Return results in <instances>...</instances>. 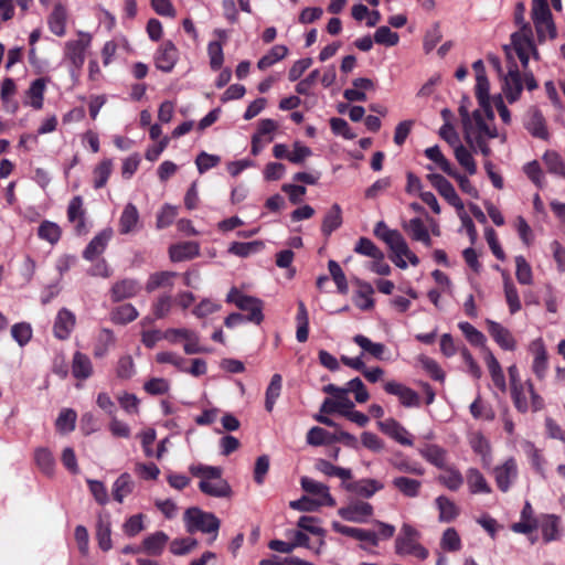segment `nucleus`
<instances>
[{"instance_id":"obj_24","label":"nucleus","mask_w":565,"mask_h":565,"mask_svg":"<svg viewBox=\"0 0 565 565\" xmlns=\"http://www.w3.org/2000/svg\"><path fill=\"white\" fill-rule=\"evenodd\" d=\"M419 455L430 465L443 469L447 466V451L438 445H425L418 449Z\"/></svg>"},{"instance_id":"obj_30","label":"nucleus","mask_w":565,"mask_h":565,"mask_svg":"<svg viewBox=\"0 0 565 565\" xmlns=\"http://www.w3.org/2000/svg\"><path fill=\"white\" fill-rule=\"evenodd\" d=\"M435 504L439 511L438 520L443 523H449L457 519L460 513L458 505L446 495H439L435 499Z\"/></svg>"},{"instance_id":"obj_20","label":"nucleus","mask_w":565,"mask_h":565,"mask_svg":"<svg viewBox=\"0 0 565 565\" xmlns=\"http://www.w3.org/2000/svg\"><path fill=\"white\" fill-rule=\"evenodd\" d=\"M113 236L111 228H105L100 233H98L86 246L83 252V257L87 260H93L95 257L99 256L106 249L110 238Z\"/></svg>"},{"instance_id":"obj_29","label":"nucleus","mask_w":565,"mask_h":565,"mask_svg":"<svg viewBox=\"0 0 565 565\" xmlns=\"http://www.w3.org/2000/svg\"><path fill=\"white\" fill-rule=\"evenodd\" d=\"M469 445L472 450L481 457L484 467L491 463V447L488 439L480 433L475 431L469 436Z\"/></svg>"},{"instance_id":"obj_63","label":"nucleus","mask_w":565,"mask_h":565,"mask_svg":"<svg viewBox=\"0 0 565 565\" xmlns=\"http://www.w3.org/2000/svg\"><path fill=\"white\" fill-rule=\"evenodd\" d=\"M354 252L356 254L374 258L380 257V253L382 252L370 238L360 237L354 246Z\"/></svg>"},{"instance_id":"obj_58","label":"nucleus","mask_w":565,"mask_h":565,"mask_svg":"<svg viewBox=\"0 0 565 565\" xmlns=\"http://www.w3.org/2000/svg\"><path fill=\"white\" fill-rule=\"evenodd\" d=\"M374 292L372 286L367 282L361 284V290L358 291L354 303L361 310H370L374 307L372 294Z\"/></svg>"},{"instance_id":"obj_32","label":"nucleus","mask_w":565,"mask_h":565,"mask_svg":"<svg viewBox=\"0 0 565 565\" xmlns=\"http://www.w3.org/2000/svg\"><path fill=\"white\" fill-rule=\"evenodd\" d=\"M138 222L139 212L136 205L132 203L126 204L119 218V232L121 234H129L136 231Z\"/></svg>"},{"instance_id":"obj_54","label":"nucleus","mask_w":565,"mask_h":565,"mask_svg":"<svg viewBox=\"0 0 565 565\" xmlns=\"http://www.w3.org/2000/svg\"><path fill=\"white\" fill-rule=\"evenodd\" d=\"M110 534L111 531L109 520L107 518H99L97 522L96 537L98 541V545L103 551H108L111 547Z\"/></svg>"},{"instance_id":"obj_53","label":"nucleus","mask_w":565,"mask_h":565,"mask_svg":"<svg viewBox=\"0 0 565 565\" xmlns=\"http://www.w3.org/2000/svg\"><path fill=\"white\" fill-rule=\"evenodd\" d=\"M113 171V161L110 159L103 160L95 169H94V188L102 189L106 185L110 174Z\"/></svg>"},{"instance_id":"obj_12","label":"nucleus","mask_w":565,"mask_h":565,"mask_svg":"<svg viewBox=\"0 0 565 565\" xmlns=\"http://www.w3.org/2000/svg\"><path fill=\"white\" fill-rule=\"evenodd\" d=\"M90 44V35L79 32L76 40L67 41L65 44V56L77 68L85 62V51Z\"/></svg>"},{"instance_id":"obj_50","label":"nucleus","mask_w":565,"mask_h":565,"mask_svg":"<svg viewBox=\"0 0 565 565\" xmlns=\"http://www.w3.org/2000/svg\"><path fill=\"white\" fill-rule=\"evenodd\" d=\"M353 341L364 351L374 356L375 359L382 360L383 354L386 350L383 343L372 342L369 338L362 334H356Z\"/></svg>"},{"instance_id":"obj_17","label":"nucleus","mask_w":565,"mask_h":565,"mask_svg":"<svg viewBox=\"0 0 565 565\" xmlns=\"http://www.w3.org/2000/svg\"><path fill=\"white\" fill-rule=\"evenodd\" d=\"M379 428L381 429L382 433L390 436L401 445H413V440L409 437V433L407 431V429L393 418H387L383 422H380Z\"/></svg>"},{"instance_id":"obj_46","label":"nucleus","mask_w":565,"mask_h":565,"mask_svg":"<svg viewBox=\"0 0 565 565\" xmlns=\"http://www.w3.org/2000/svg\"><path fill=\"white\" fill-rule=\"evenodd\" d=\"M138 317L137 309L131 303H125L115 308L110 313V320L117 324H127Z\"/></svg>"},{"instance_id":"obj_2","label":"nucleus","mask_w":565,"mask_h":565,"mask_svg":"<svg viewBox=\"0 0 565 565\" xmlns=\"http://www.w3.org/2000/svg\"><path fill=\"white\" fill-rule=\"evenodd\" d=\"M189 471L200 478L199 489L206 495L214 498H227L232 493L228 482L223 479V470L220 467L206 465H191Z\"/></svg>"},{"instance_id":"obj_43","label":"nucleus","mask_w":565,"mask_h":565,"mask_svg":"<svg viewBox=\"0 0 565 565\" xmlns=\"http://www.w3.org/2000/svg\"><path fill=\"white\" fill-rule=\"evenodd\" d=\"M134 490V481L128 472L121 473L113 484V497L114 499L122 503L124 499L130 494Z\"/></svg>"},{"instance_id":"obj_25","label":"nucleus","mask_w":565,"mask_h":565,"mask_svg":"<svg viewBox=\"0 0 565 565\" xmlns=\"http://www.w3.org/2000/svg\"><path fill=\"white\" fill-rule=\"evenodd\" d=\"M559 523L561 520L555 514H544L537 521V526L541 527L544 542L548 543L559 537Z\"/></svg>"},{"instance_id":"obj_28","label":"nucleus","mask_w":565,"mask_h":565,"mask_svg":"<svg viewBox=\"0 0 565 565\" xmlns=\"http://www.w3.org/2000/svg\"><path fill=\"white\" fill-rule=\"evenodd\" d=\"M476 97L480 106L484 109L488 119L492 121L494 118V114L489 103V81L486 74H479L478 76H476Z\"/></svg>"},{"instance_id":"obj_34","label":"nucleus","mask_w":565,"mask_h":565,"mask_svg":"<svg viewBox=\"0 0 565 565\" xmlns=\"http://www.w3.org/2000/svg\"><path fill=\"white\" fill-rule=\"evenodd\" d=\"M84 214L83 199L81 196H74L67 207V217L70 222L76 223L75 228L78 234L85 232Z\"/></svg>"},{"instance_id":"obj_60","label":"nucleus","mask_w":565,"mask_h":565,"mask_svg":"<svg viewBox=\"0 0 565 565\" xmlns=\"http://www.w3.org/2000/svg\"><path fill=\"white\" fill-rule=\"evenodd\" d=\"M515 267L518 281L522 285H531L533 282L532 268L522 255L515 257Z\"/></svg>"},{"instance_id":"obj_64","label":"nucleus","mask_w":565,"mask_h":565,"mask_svg":"<svg viewBox=\"0 0 565 565\" xmlns=\"http://www.w3.org/2000/svg\"><path fill=\"white\" fill-rule=\"evenodd\" d=\"M399 36L388 26H380L374 33V42L377 44L394 46L398 43Z\"/></svg>"},{"instance_id":"obj_57","label":"nucleus","mask_w":565,"mask_h":565,"mask_svg":"<svg viewBox=\"0 0 565 565\" xmlns=\"http://www.w3.org/2000/svg\"><path fill=\"white\" fill-rule=\"evenodd\" d=\"M543 161L551 173L557 174L565 179V163L557 152H545L543 156Z\"/></svg>"},{"instance_id":"obj_4","label":"nucleus","mask_w":565,"mask_h":565,"mask_svg":"<svg viewBox=\"0 0 565 565\" xmlns=\"http://www.w3.org/2000/svg\"><path fill=\"white\" fill-rule=\"evenodd\" d=\"M531 18L540 43L546 39L554 40L557 36L547 0H532Z\"/></svg>"},{"instance_id":"obj_3","label":"nucleus","mask_w":565,"mask_h":565,"mask_svg":"<svg viewBox=\"0 0 565 565\" xmlns=\"http://www.w3.org/2000/svg\"><path fill=\"white\" fill-rule=\"evenodd\" d=\"M420 533L411 524L404 523L395 540V553L401 556L412 555L418 559H426L428 550L419 543Z\"/></svg>"},{"instance_id":"obj_9","label":"nucleus","mask_w":565,"mask_h":565,"mask_svg":"<svg viewBox=\"0 0 565 565\" xmlns=\"http://www.w3.org/2000/svg\"><path fill=\"white\" fill-rule=\"evenodd\" d=\"M495 484L502 492H508L519 476L516 460L513 457L508 458L504 462L495 466L492 470Z\"/></svg>"},{"instance_id":"obj_26","label":"nucleus","mask_w":565,"mask_h":565,"mask_svg":"<svg viewBox=\"0 0 565 565\" xmlns=\"http://www.w3.org/2000/svg\"><path fill=\"white\" fill-rule=\"evenodd\" d=\"M200 254V246L195 242H184L172 245L169 248V256L172 262L192 259Z\"/></svg>"},{"instance_id":"obj_31","label":"nucleus","mask_w":565,"mask_h":565,"mask_svg":"<svg viewBox=\"0 0 565 565\" xmlns=\"http://www.w3.org/2000/svg\"><path fill=\"white\" fill-rule=\"evenodd\" d=\"M403 228L409 234L412 239L422 242L428 247L431 245V238L428 230L420 218L414 217L407 223H403Z\"/></svg>"},{"instance_id":"obj_40","label":"nucleus","mask_w":565,"mask_h":565,"mask_svg":"<svg viewBox=\"0 0 565 565\" xmlns=\"http://www.w3.org/2000/svg\"><path fill=\"white\" fill-rule=\"evenodd\" d=\"M486 363L490 373V376L492 379L493 384L501 391H507V383H505V376L503 374L502 367L499 363V361L495 359V356L492 354V352H487L486 355Z\"/></svg>"},{"instance_id":"obj_6","label":"nucleus","mask_w":565,"mask_h":565,"mask_svg":"<svg viewBox=\"0 0 565 565\" xmlns=\"http://www.w3.org/2000/svg\"><path fill=\"white\" fill-rule=\"evenodd\" d=\"M226 301L234 303L239 310L247 312L245 316L246 321L255 324H260L263 322L264 303L260 299L244 295L236 288H232L226 296Z\"/></svg>"},{"instance_id":"obj_1","label":"nucleus","mask_w":565,"mask_h":565,"mask_svg":"<svg viewBox=\"0 0 565 565\" xmlns=\"http://www.w3.org/2000/svg\"><path fill=\"white\" fill-rule=\"evenodd\" d=\"M374 235L387 245L392 253L391 259L398 268H407L405 259L413 266L419 264V258L409 249L404 236L397 230H391L384 221L375 224Z\"/></svg>"},{"instance_id":"obj_35","label":"nucleus","mask_w":565,"mask_h":565,"mask_svg":"<svg viewBox=\"0 0 565 565\" xmlns=\"http://www.w3.org/2000/svg\"><path fill=\"white\" fill-rule=\"evenodd\" d=\"M72 373L76 379H88L93 374L90 359L82 352H75L72 361Z\"/></svg>"},{"instance_id":"obj_7","label":"nucleus","mask_w":565,"mask_h":565,"mask_svg":"<svg viewBox=\"0 0 565 565\" xmlns=\"http://www.w3.org/2000/svg\"><path fill=\"white\" fill-rule=\"evenodd\" d=\"M511 397L514 407L520 413H526L529 409L539 412L544 408L543 398L535 392L533 383L527 380L521 386L511 390Z\"/></svg>"},{"instance_id":"obj_39","label":"nucleus","mask_w":565,"mask_h":565,"mask_svg":"<svg viewBox=\"0 0 565 565\" xmlns=\"http://www.w3.org/2000/svg\"><path fill=\"white\" fill-rule=\"evenodd\" d=\"M50 30L57 36L65 34L66 11L60 2H54V9L47 20Z\"/></svg>"},{"instance_id":"obj_23","label":"nucleus","mask_w":565,"mask_h":565,"mask_svg":"<svg viewBox=\"0 0 565 565\" xmlns=\"http://www.w3.org/2000/svg\"><path fill=\"white\" fill-rule=\"evenodd\" d=\"M532 351L534 353V360L532 364V370L534 374L540 379H544L548 363H547V352L545 345L541 339L535 340L532 343Z\"/></svg>"},{"instance_id":"obj_11","label":"nucleus","mask_w":565,"mask_h":565,"mask_svg":"<svg viewBox=\"0 0 565 565\" xmlns=\"http://www.w3.org/2000/svg\"><path fill=\"white\" fill-rule=\"evenodd\" d=\"M427 179L450 205H452L458 211H463V202L457 194L454 185L445 177L437 173H430L427 175Z\"/></svg>"},{"instance_id":"obj_55","label":"nucleus","mask_w":565,"mask_h":565,"mask_svg":"<svg viewBox=\"0 0 565 565\" xmlns=\"http://www.w3.org/2000/svg\"><path fill=\"white\" fill-rule=\"evenodd\" d=\"M77 414L72 408L63 409L56 418L55 426L61 433H71L75 428Z\"/></svg>"},{"instance_id":"obj_42","label":"nucleus","mask_w":565,"mask_h":565,"mask_svg":"<svg viewBox=\"0 0 565 565\" xmlns=\"http://www.w3.org/2000/svg\"><path fill=\"white\" fill-rule=\"evenodd\" d=\"M466 479L471 493L491 492L489 483L478 469L469 468L466 473Z\"/></svg>"},{"instance_id":"obj_27","label":"nucleus","mask_w":565,"mask_h":565,"mask_svg":"<svg viewBox=\"0 0 565 565\" xmlns=\"http://www.w3.org/2000/svg\"><path fill=\"white\" fill-rule=\"evenodd\" d=\"M392 486L406 498H417L422 490V481L405 476L395 477Z\"/></svg>"},{"instance_id":"obj_14","label":"nucleus","mask_w":565,"mask_h":565,"mask_svg":"<svg viewBox=\"0 0 565 565\" xmlns=\"http://www.w3.org/2000/svg\"><path fill=\"white\" fill-rule=\"evenodd\" d=\"M300 484L303 491L316 495L315 498L318 503L322 507H334L335 500L331 495L329 487L322 482L316 481L309 477H302L300 480Z\"/></svg>"},{"instance_id":"obj_61","label":"nucleus","mask_w":565,"mask_h":565,"mask_svg":"<svg viewBox=\"0 0 565 565\" xmlns=\"http://www.w3.org/2000/svg\"><path fill=\"white\" fill-rule=\"evenodd\" d=\"M440 546L449 552H457L461 548V540L456 529L448 527L444 531Z\"/></svg>"},{"instance_id":"obj_62","label":"nucleus","mask_w":565,"mask_h":565,"mask_svg":"<svg viewBox=\"0 0 565 565\" xmlns=\"http://www.w3.org/2000/svg\"><path fill=\"white\" fill-rule=\"evenodd\" d=\"M328 269L332 279L334 280L338 291L345 295L349 290L347 277L340 267V265L335 260H329Z\"/></svg>"},{"instance_id":"obj_33","label":"nucleus","mask_w":565,"mask_h":565,"mask_svg":"<svg viewBox=\"0 0 565 565\" xmlns=\"http://www.w3.org/2000/svg\"><path fill=\"white\" fill-rule=\"evenodd\" d=\"M178 276L175 271H156L149 275L148 280L146 282V290L148 292H152L159 288L172 287L173 279Z\"/></svg>"},{"instance_id":"obj_38","label":"nucleus","mask_w":565,"mask_h":565,"mask_svg":"<svg viewBox=\"0 0 565 565\" xmlns=\"http://www.w3.org/2000/svg\"><path fill=\"white\" fill-rule=\"evenodd\" d=\"M443 470L444 472L437 477L438 482L451 491L459 490L463 484L461 472L452 466H446Z\"/></svg>"},{"instance_id":"obj_10","label":"nucleus","mask_w":565,"mask_h":565,"mask_svg":"<svg viewBox=\"0 0 565 565\" xmlns=\"http://www.w3.org/2000/svg\"><path fill=\"white\" fill-rule=\"evenodd\" d=\"M383 387L387 394L396 396L402 406L406 408L420 406V396L413 388L396 381H387Z\"/></svg>"},{"instance_id":"obj_52","label":"nucleus","mask_w":565,"mask_h":565,"mask_svg":"<svg viewBox=\"0 0 565 565\" xmlns=\"http://www.w3.org/2000/svg\"><path fill=\"white\" fill-rule=\"evenodd\" d=\"M392 467L403 473L423 476L425 470L418 463L411 462L402 456H395L390 460Z\"/></svg>"},{"instance_id":"obj_59","label":"nucleus","mask_w":565,"mask_h":565,"mask_svg":"<svg viewBox=\"0 0 565 565\" xmlns=\"http://www.w3.org/2000/svg\"><path fill=\"white\" fill-rule=\"evenodd\" d=\"M504 295L508 302L510 312L513 315L521 309V301L519 298L518 290L509 276L504 277Z\"/></svg>"},{"instance_id":"obj_44","label":"nucleus","mask_w":565,"mask_h":565,"mask_svg":"<svg viewBox=\"0 0 565 565\" xmlns=\"http://www.w3.org/2000/svg\"><path fill=\"white\" fill-rule=\"evenodd\" d=\"M525 127L530 131V134L536 138L547 139L548 137L545 120L542 114L537 110L532 111L529 120L525 124Z\"/></svg>"},{"instance_id":"obj_56","label":"nucleus","mask_w":565,"mask_h":565,"mask_svg":"<svg viewBox=\"0 0 565 565\" xmlns=\"http://www.w3.org/2000/svg\"><path fill=\"white\" fill-rule=\"evenodd\" d=\"M62 231L56 223L44 221L38 228V235L47 241L50 244H55L61 238Z\"/></svg>"},{"instance_id":"obj_49","label":"nucleus","mask_w":565,"mask_h":565,"mask_svg":"<svg viewBox=\"0 0 565 565\" xmlns=\"http://www.w3.org/2000/svg\"><path fill=\"white\" fill-rule=\"evenodd\" d=\"M288 54V47L285 45H275L265 54L257 63V67L262 71L274 65L276 62L285 58Z\"/></svg>"},{"instance_id":"obj_18","label":"nucleus","mask_w":565,"mask_h":565,"mask_svg":"<svg viewBox=\"0 0 565 565\" xmlns=\"http://www.w3.org/2000/svg\"><path fill=\"white\" fill-rule=\"evenodd\" d=\"M487 326L490 335L503 350H515L516 341L505 327L492 320H487Z\"/></svg>"},{"instance_id":"obj_36","label":"nucleus","mask_w":565,"mask_h":565,"mask_svg":"<svg viewBox=\"0 0 565 565\" xmlns=\"http://www.w3.org/2000/svg\"><path fill=\"white\" fill-rule=\"evenodd\" d=\"M473 137H482L493 139L498 137V130L494 126L489 125L481 110L477 109L472 113Z\"/></svg>"},{"instance_id":"obj_5","label":"nucleus","mask_w":565,"mask_h":565,"mask_svg":"<svg viewBox=\"0 0 565 565\" xmlns=\"http://www.w3.org/2000/svg\"><path fill=\"white\" fill-rule=\"evenodd\" d=\"M184 523L189 533L203 532L212 534L210 542H213L220 529V520L210 512L199 508H189L184 513Z\"/></svg>"},{"instance_id":"obj_47","label":"nucleus","mask_w":565,"mask_h":565,"mask_svg":"<svg viewBox=\"0 0 565 565\" xmlns=\"http://www.w3.org/2000/svg\"><path fill=\"white\" fill-rule=\"evenodd\" d=\"M454 154L458 163L470 174L477 173V163L472 157L471 150L466 148L463 145L456 146Z\"/></svg>"},{"instance_id":"obj_48","label":"nucleus","mask_w":565,"mask_h":565,"mask_svg":"<svg viewBox=\"0 0 565 565\" xmlns=\"http://www.w3.org/2000/svg\"><path fill=\"white\" fill-rule=\"evenodd\" d=\"M114 332L109 329H102L97 335L96 344L94 348V355L96 358H103L106 355L108 350L115 344Z\"/></svg>"},{"instance_id":"obj_13","label":"nucleus","mask_w":565,"mask_h":565,"mask_svg":"<svg viewBox=\"0 0 565 565\" xmlns=\"http://www.w3.org/2000/svg\"><path fill=\"white\" fill-rule=\"evenodd\" d=\"M338 514L348 522L365 523L373 515V507L365 501H353L340 508Z\"/></svg>"},{"instance_id":"obj_37","label":"nucleus","mask_w":565,"mask_h":565,"mask_svg":"<svg viewBox=\"0 0 565 565\" xmlns=\"http://www.w3.org/2000/svg\"><path fill=\"white\" fill-rule=\"evenodd\" d=\"M341 224L342 210L338 203H334L323 217L321 232L323 235L329 236L332 232L339 228Z\"/></svg>"},{"instance_id":"obj_8","label":"nucleus","mask_w":565,"mask_h":565,"mask_svg":"<svg viewBox=\"0 0 565 565\" xmlns=\"http://www.w3.org/2000/svg\"><path fill=\"white\" fill-rule=\"evenodd\" d=\"M511 41L523 68L527 67L530 55L535 60H540V54L534 44L533 31L530 24H523V28H520L519 31L514 32L511 35Z\"/></svg>"},{"instance_id":"obj_16","label":"nucleus","mask_w":565,"mask_h":565,"mask_svg":"<svg viewBox=\"0 0 565 565\" xmlns=\"http://www.w3.org/2000/svg\"><path fill=\"white\" fill-rule=\"evenodd\" d=\"M141 286L138 280L125 278L115 282L110 289L111 300L118 302L128 298H132L140 291Z\"/></svg>"},{"instance_id":"obj_22","label":"nucleus","mask_w":565,"mask_h":565,"mask_svg":"<svg viewBox=\"0 0 565 565\" xmlns=\"http://www.w3.org/2000/svg\"><path fill=\"white\" fill-rule=\"evenodd\" d=\"M523 89L521 75L514 65L504 76L503 92L509 103H514Z\"/></svg>"},{"instance_id":"obj_41","label":"nucleus","mask_w":565,"mask_h":565,"mask_svg":"<svg viewBox=\"0 0 565 565\" xmlns=\"http://www.w3.org/2000/svg\"><path fill=\"white\" fill-rule=\"evenodd\" d=\"M168 541L169 536L164 532L158 531L143 540V548L149 555L159 556Z\"/></svg>"},{"instance_id":"obj_15","label":"nucleus","mask_w":565,"mask_h":565,"mask_svg":"<svg viewBox=\"0 0 565 565\" xmlns=\"http://www.w3.org/2000/svg\"><path fill=\"white\" fill-rule=\"evenodd\" d=\"M178 50L171 41L164 42L154 55L156 67L162 72L169 73L178 62Z\"/></svg>"},{"instance_id":"obj_21","label":"nucleus","mask_w":565,"mask_h":565,"mask_svg":"<svg viewBox=\"0 0 565 565\" xmlns=\"http://www.w3.org/2000/svg\"><path fill=\"white\" fill-rule=\"evenodd\" d=\"M384 484L375 479H361L344 483V489L360 497L371 498L382 490Z\"/></svg>"},{"instance_id":"obj_51","label":"nucleus","mask_w":565,"mask_h":565,"mask_svg":"<svg viewBox=\"0 0 565 565\" xmlns=\"http://www.w3.org/2000/svg\"><path fill=\"white\" fill-rule=\"evenodd\" d=\"M264 244L260 241H254L248 243L234 242L228 247V252L239 257H247L252 254L262 250Z\"/></svg>"},{"instance_id":"obj_45","label":"nucleus","mask_w":565,"mask_h":565,"mask_svg":"<svg viewBox=\"0 0 565 565\" xmlns=\"http://www.w3.org/2000/svg\"><path fill=\"white\" fill-rule=\"evenodd\" d=\"M282 387V377L280 374H274L271 376L270 383L266 390L265 397V408L267 412H271L274 409L275 403L280 396Z\"/></svg>"},{"instance_id":"obj_19","label":"nucleus","mask_w":565,"mask_h":565,"mask_svg":"<svg viewBox=\"0 0 565 565\" xmlns=\"http://www.w3.org/2000/svg\"><path fill=\"white\" fill-rule=\"evenodd\" d=\"M76 323L75 315L63 308L57 312L53 331L56 338L65 340L70 337Z\"/></svg>"}]
</instances>
